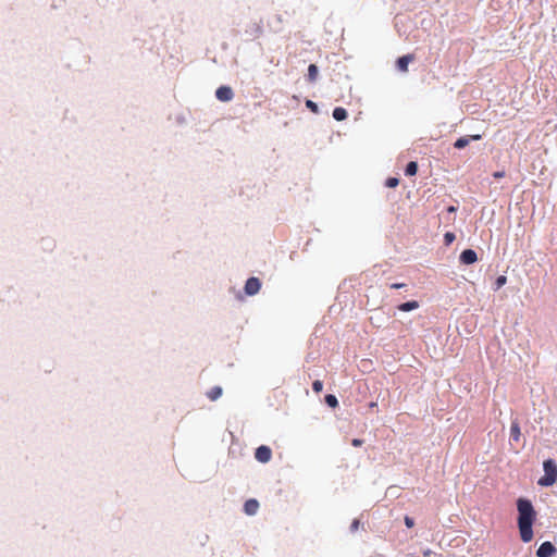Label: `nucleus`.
Masks as SVG:
<instances>
[{"label": "nucleus", "mask_w": 557, "mask_h": 557, "mask_svg": "<svg viewBox=\"0 0 557 557\" xmlns=\"http://www.w3.org/2000/svg\"><path fill=\"white\" fill-rule=\"evenodd\" d=\"M518 509V528L520 532L521 541L529 543L533 539L532 525L536 518V512L533 508L532 503L525 498H519L517 500Z\"/></svg>", "instance_id": "f257e3e1"}, {"label": "nucleus", "mask_w": 557, "mask_h": 557, "mask_svg": "<svg viewBox=\"0 0 557 557\" xmlns=\"http://www.w3.org/2000/svg\"><path fill=\"white\" fill-rule=\"evenodd\" d=\"M544 475L539 479L537 484L541 486H552L557 483V465L553 459L543 462Z\"/></svg>", "instance_id": "f03ea898"}, {"label": "nucleus", "mask_w": 557, "mask_h": 557, "mask_svg": "<svg viewBox=\"0 0 557 557\" xmlns=\"http://www.w3.org/2000/svg\"><path fill=\"white\" fill-rule=\"evenodd\" d=\"M271 457L272 450L269 446L261 445L255 451V458L261 463L269 462L271 460Z\"/></svg>", "instance_id": "7ed1b4c3"}, {"label": "nucleus", "mask_w": 557, "mask_h": 557, "mask_svg": "<svg viewBox=\"0 0 557 557\" xmlns=\"http://www.w3.org/2000/svg\"><path fill=\"white\" fill-rule=\"evenodd\" d=\"M261 288V282L258 277H250L245 284V293L249 296L256 295Z\"/></svg>", "instance_id": "20e7f679"}, {"label": "nucleus", "mask_w": 557, "mask_h": 557, "mask_svg": "<svg viewBox=\"0 0 557 557\" xmlns=\"http://www.w3.org/2000/svg\"><path fill=\"white\" fill-rule=\"evenodd\" d=\"M556 553L555 546L550 542H544L536 550L537 557H552Z\"/></svg>", "instance_id": "39448f33"}, {"label": "nucleus", "mask_w": 557, "mask_h": 557, "mask_svg": "<svg viewBox=\"0 0 557 557\" xmlns=\"http://www.w3.org/2000/svg\"><path fill=\"white\" fill-rule=\"evenodd\" d=\"M215 97L223 102L231 101L234 97V92L228 86H220L215 91Z\"/></svg>", "instance_id": "423d86ee"}, {"label": "nucleus", "mask_w": 557, "mask_h": 557, "mask_svg": "<svg viewBox=\"0 0 557 557\" xmlns=\"http://www.w3.org/2000/svg\"><path fill=\"white\" fill-rule=\"evenodd\" d=\"M459 260L462 264H473L478 261V255L473 249H466L460 253Z\"/></svg>", "instance_id": "0eeeda50"}, {"label": "nucleus", "mask_w": 557, "mask_h": 557, "mask_svg": "<svg viewBox=\"0 0 557 557\" xmlns=\"http://www.w3.org/2000/svg\"><path fill=\"white\" fill-rule=\"evenodd\" d=\"M480 139H481V135L463 136V137L458 138L454 143V147L456 149H462V148L467 147L471 140H480Z\"/></svg>", "instance_id": "6e6552de"}, {"label": "nucleus", "mask_w": 557, "mask_h": 557, "mask_svg": "<svg viewBox=\"0 0 557 557\" xmlns=\"http://www.w3.org/2000/svg\"><path fill=\"white\" fill-rule=\"evenodd\" d=\"M414 60L413 54H406L397 59L396 65L400 72L406 73L408 71V64Z\"/></svg>", "instance_id": "1a4fd4ad"}, {"label": "nucleus", "mask_w": 557, "mask_h": 557, "mask_svg": "<svg viewBox=\"0 0 557 557\" xmlns=\"http://www.w3.org/2000/svg\"><path fill=\"white\" fill-rule=\"evenodd\" d=\"M258 509H259V503L257 499L250 498V499L246 500V503L244 505V511L247 515L252 516L258 511Z\"/></svg>", "instance_id": "9d476101"}, {"label": "nucleus", "mask_w": 557, "mask_h": 557, "mask_svg": "<svg viewBox=\"0 0 557 557\" xmlns=\"http://www.w3.org/2000/svg\"><path fill=\"white\" fill-rule=\"evenodd\" d=\"M419 308V302L417 300H411L404 302L398 306V310L407 312Z\"/></svg>", "instance_id": "9b49d317"}, {"label": "nucleus", "mask_w": 557, "mask_h": 557, "mask_svg": "<svg viewBox=\"0 0 557 557\" xmlns=\"http://www.w3.org/2000/svg\"><path fill=\"white\" fill-rule=\"evenodd\" d=\"M347 111L346 109L342 108V107H337L333 110V117L336 120V121H344L347 119Z\"/></svg>", "instance_id": "f8f14e48"}, {"label": "nucleus", "mask_w": 557, "mask_h": 557, "mask_svg": "<svg viewBox=\"0 0 557 557\" xmlns=\"http://www.w3.org/2000/svg\"><path fill=\"white\" fill-rule=\"evenodd\" d=\"M520 436H521V432H520L519 423L515 421L511 423V426H510V437L513 441L518 442L520 440Z\"/></svg>", "instance_id": "ddd939ff"}, {"label": "nucleus", "mask_w": 557, "mask_h": 557, "mask_svg": "<svg viewBox=\"0 0 557 557\" xmlns=\"http://www.w3.org/2000/svg\"><path fill=\"white\" fill-rule=\"evenodd\" d=\"M222 395V388L220 386H214L212 387L208 393H207V397L214 401L216 400L218 398H220Z\"/></svg>", "instance_id": "4468645a"}, {"label": "nucleus", "mask_w": 557, "mask_h": 557, "mask_svg": "<svg viewBox=\"0 0 557 557\" xmlns=\"http://www.w3.org/2000/svg\"><path fill=\"white\" fill-rule=\"evenodd\" d=\"M417 171H418V164H417V162H414V161H410V162L407 164L406 169H405V173H406V175H408V176L416 175V174H417Z\"/></svg>", "instance_id": "2eb2a0df"}, {"label": "nucleus", "mask_w": 557, "mask_h": 557, "mask_svg": "<svg viewBox=\"0 0 557 557\" xmlns=\"http://www.w3.org/2000/svg\"><path fill=\"white\" fill-rule=\"evenodd\" d=\"M318 66L315 64H310L308 67V79L310 82H314L318 77Z\"/></svg>", "instance_id": "dca6fc26"}, {"label": "nucleus", "mask_w": 557, "mask_h": 557, "mask_svg": "<svg viewBox=\"0 0 557 557\" xmlns=\"http://www.w3.org/2000/svg\"><path fill=\"white\" fill-rule=\"evenodd\" d=\"M325 403L332 408H336L338 406V400L336 396L332 394L325 396Z\"/></svg>", "instance_id": "f3484780"}, {"label": "nucleus", "mask_w": 557, "mask_h": 557, "mask_svg": "<svg viewBox=\"0 0 557 557\" xmlns=\"http://www.w3.org/2000/svg\"><path fill=\"white\" fill-rule=\"evenodd\" d=\"M507 283V277L505 275H499L495 281L494 289L497 290L502 288Z\"/></svg>", "instance_id": "a211bd4d"}, {"label": "nucleus", "mask_w": 557, "mask_h": 557, "mask_svg": "<svg viewBox=\"0 0 557 557\" xmlns=\"http://www.w3.org/2000/svg\"><path fill=\"white\" fill-rule=\"evenodd\" d=\"M399 184V180L397 177H388L385 182V185L388 188H395Z\"/></svg>", "instance_id": "6ab92c4d"}, {"label": "nucleus", "mask_w": 557, "mask_h": 557, "mask_svg": "<svg viewBox=\"0 0 557 557\" xmlns=\"http://www.w3.org/2000/svg\"><path fill=\"white\" fill-rule=\"evenodd\" d=\"M456 236L454 233L451 232H447L445 235H444V243L446 246L450 245L454 240H455Z\"/></svg>", "instance_id": "aec40b11"}, {"label": "nucleus", "mask_w": 557, "mask_h": 557, "mask_svg": "<svg viewBox=\"0 0 557 557\" xmlns=\"http://www.w3.org/2000/svg\"><path fill=\"white\" fill-rule=\"evenodd\" d=\"M306 107L313 113H318L319 112V108H318V104L315 102H313L312 100H307L306 101Z\"/></svg>", "instance_id": "412c9836"}, {"label": "nucleus", "mask_w": 557, "mask_h": 557, "mask_svg": "<svg viewBox=\"0 0 557 557\" xmlns=\"http://www.w3.org/2000/svg\"><path fill=\"white\" fill-rule=\"evenodd\" d=\"M312 389L319 394L320 392H322L323 389V383L320 381V380H315L313 383H312Z\"/></svg>", "instance_id": "4be33fe9"}, {"label": "nucleus", "mask_w": 557, "mask_h": 557, "mask_svg": "<svg viewBox=\"0 0 557 557\" xmlns=\"http://www.w3.org/2000/svg\"><path fill=\"white\" fill-rule=\"evenodd\" d=\"M404 522H405L407 528H412L414 525L413 519L411 517H409V516L405 517Z\"/></svg>", "instance_id": "5701e85b"}, {"label": "nucleus", "mask_w": 557, "mask_h": 557, "mask_svg": "<svg viewBox=\"0 0 557 557\" xmlns=\"http://www.w3.org/2000/svg\"><path fill=\"white\" fill-rule=\"evenodd\" d=\"M506 175L505 171H496L493 173L494 178H503Z\"/></svg>", "instance_id": "b1692460"}, {"label": "nucleus", "mask_w": 557, "mask_h": 557, "mask_svg": "<svg viewBox=\"0 0 557 557\" xmlns=\"http://www.w3.org/2000/svg\"><path fill=\"white\" fill-rule=\"evenodd\" d=\"M360 521L358 519H355L350 525L351 531H357L359 528Z\"/></svg>", "instance_id": "393cba45"}, {"label": "nucleus", "mask_w": 557, "mask_h": 557, "mask_svg": "<svg viewBox=\"0 0 557 557\" xmlns=\"http://www.w3.org/2000/svg\"><path fill=\"white\" fill-rule=\"evenodd\" d=\"M351 444H352V446H355V447H359V446H361V445L363 444V441H362V440H360V438H354V440L351 441Z\"/></svg>", "instance_id": "a878e982"}, {"label": "nucleus", "mask_w": 557, "mask_h": 557, "mask_svg": "<svg viewBox=\"0 0 557 557\" xmlns=\"http://www.w3.org/2000/svg\"><path fill=\"white\" fill-rule=\"evenodd\" d=\"M405 286H406V284H404V283H393V284H391V288H394V289L403 288Z\"/></svg>", "instance_id": "bb28decb"}, {"label": "nucleus", "mask_w": 557, "mask_h": 557, "mask_svg": "<svg viewBox=\"0 0 557 557\" xmlns=\"http://www.w3.org/2000/svg\"><path fill=\"white\" fill-rule=\"evenodd\" d=\"M455 210H456L455 207H449L448 208V212H454Z\"/></svg>", "instance_id": "cd10ccee"}]
</instances>
